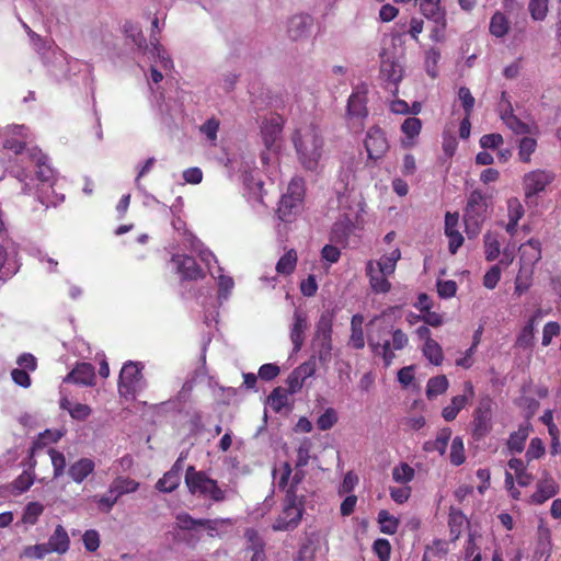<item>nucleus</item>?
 Wrapping results in <instances>:
<instances>
[{
	"label": "nucleus",
	"instance_id": "1",
	"mask_svg": "<svg viewBox=\"0 0 561 561\" xmlns=\"http://www.w3.org/2000/svg\"><path fill=\"white\" fill-rule=\"evenodd\" d=\"M297 157L304 169L314 171L322 157L324 139L313 123L298 127L291 137Z\"/></svg>",
	"mask_w": 561,
	"mask_h": 561
},
{
	"label": "nucleus",
	"instance_id": "2",
	"mask_svg": "<svg viewBox=\"0 0 561 561\" xmlns=\"http://www.w3.org/2000/svg\"><path fill=\"white\" fill-rule=\"evenodd\" d=\"M409 343L408 335L401 329H393L392 325L381 324L368 335V345L376 356L383 359L385 366L392 364L394 351L403 350Z\"/></svg>",
	"mask_w": 561,
	"mask_h": 561
},
{
	"label": "nucleus",
	"instance_id": "3",
	"mask_svg": "<svg viewBox=\"0 0 561 561\" xmlns=\"http://www.w3.org/2000/svg\"><path fill=\"white\" fill-rule=\"evenodd\" d=\"M185 484L191 494L209 499L214 502H224L226 492L218 485L217 480L211 479L205 471L196 470L188 466L185 472Z\"/></svg>",
	"mask_w": 561,
	"mask_h": 561
},
{
	"label": "nucleus",
	"instance_id": "4",
	"mask_svg": "<svg viewBox=\"0 0 561 561\" xmlns=\"http://www.w3.org/2000/svg\"><path fill=\"white\" fill-rule=\"evenodd\" d=\"M305 194V180L300 176H294L277 207V215L282 221L293 222L297 218L304 208Z\"/></svg>",
	"mask_w": 561,
	"mask_h": 561
},
{
	"label": "nucleus",
	"instance_id": "5",
	"mask_svg": "<svg viewBox=\"0 0 561 561\" xmlns=\"http://www.w3.org/2000/svg\"><path fill=\"white\" fill-rule=\"evenodd\" d=\"M488 208L485 195L480 190L472 191L463 210L466 233L469 239L476 238L481 232L486 219Z\"/></svg>",
	"mask_w": 561,
	"mask_h": 561
},
{
	"label": "nucleus",
	"instance_id": "6",
	"mask_svg": "<svg viewBox=\"0 0 561 561\" xmlns=\"http://www.w3.org/2000/svg\"><path fill=\"white\" fill-rule=\"evenodd\" d=\"M304 501L293 491L286 492L284 506L272 528L275 531H288L298 527L304 514Z\"/></svg>",
	"mask_w": 561,
	"mask_h": 561
},
{
	"label": "nucleus",
	"instance_id": "7",
	"mask_svg": "<svg viewBox=\"0 0 561 561\" xmlns=\"http://www.w3.org/2000/svg\"><path fill=\"white\" fill-rule=\"evenodd\" d=\"M142 365L126 363L118 377V393L125 400H135L136 394L144 388Z\"/></svg>",
	"mask_w": 561,
	"mask_h": 561
},
{
	"label": "nucleus",
	"instance_id": "8",
	"mask_svg": "<svg viewBox=\"0 0 561 561\" xmlns=\"http://www.w3.org/2000/svg\"><path fill=\"white\" fill-rule=\"evenodd\" d=\"M367 102L366 89H356L348 96L346 106L347 125L354 134H359L364 130L365 119L368 116Z\"/></svg>",
	"mask_w": 561,
	"mask_h": 561
},
{
	"label": "nucleus",
	"instance_id": "9",
	"mask_svg": "<svg viewBox=\"0 0 561 561\" xmlns=\"http://www.w3.org/2000/svg\"><path fill=\"white\" fill-rule=\"evenodd\" d=\"M334 311L325 310L321 313L317 323L316 335L321 340V346L318 352L321 362H328L331 358L332 351V327L334 320Z\"/></svg>",
	"mask_w": 561,
	"mask_h": 561
},
{
	"label": "nucleus",
	"instance_id": "10",
	"mask_svg": "<svg viewBox=\"0 0 561 561\" xmlns=\"http://www.w3.org/2000/svg\"><path fill=\"white\" fill-rule=\"evenodd\" d=\"M364 146L369 160L381 159L389 150L385 130L378 125L371 126L366 133Z\"/></svg>",
	"mask_w": 561,
	"mask_h": 561
},
{
	"label": "nucleus",
	"instance_id": "11",
	"mask_svg": "<svg viewBox=\"0 0 561 561\" xmlns=\"http://www.w3.org/2000/svg\"><path fill=\"white\" fill-rule=\"evenodd\" d=\"M556 174L549 170H534L524 175V190L526 197L535 196L546 190L553 182Z\"/></svg>",
	"mask_w": 561,
	"mask_h": 561
},
{
	"label": "nucleus",
	"instance_id": "12",
	"mask_svg": "<svg viewBox=\"0 0 561 561\" xmlns=\"http://www.w3.org/2000/svg\"><path fill=\"white\" fill-rule=\"evenodd\" d=\"M476 396L474 388L471 381H466L463 383V393L454 396L450 400V403L446 405L442 411V416L445 421L451 422L454 421L458 413L468 404L470 400H472Z\"/></svg>",
	"mask_w": 561,
	"mask_h": 561
},
{
	"label": "nucleus",
	"instance_id": "13",
	"mask_svg": "<svg viewBox=\"0 0 561 561\" xmlns=\"http://www.w3.org/2000/svg\"><path fill=\"white\" fill-rule=\"evenodd\" d=\"M171 261L175 264L176 271L183 279L197 280L205 277V273L196 260L186 254H174Z\"/></svg>",
	"mask_w": 561,
	"mask_h": 561
},
{
	"label": "nucleus",
	"instance_id": "14",
	"mask_svg": "<svg viewBox=\"0 0 561 561\" xmlns=\"http://www.w3.org/2000/svg\"><path fill=\"white\" fill-rule=\"evenodd\" d=\"M314 373V358H311L296 367L286 379L288 393L294 394L298 392L302 388L305 380L313 376Z\"/></svg>",
	"mask_w": 561,
	"mask_h": 561
},
{
	"label": "nucleus",
	"instance_id": "15",
	"mask_svg": "<svg viewBox=\"0 0 561 561\" xmlns=\"http://www.w3.org/2000/svg\"><path fill=\"white\" fill-rule=\"evenodd\" d=\"M403 76V69L394 56L387 50L380 53V77L386 82L397 85Z\"/></svg>",
	"mask_w": 561,
	"mask_h": 561
},
{
	"label": "nucleus",
	"instance_id": "16",
	"mask_svg": "<svg viewBox=\"0 0 561 561\" xmlns=\"http://www.w3.org/2000/svg\"><path fill=\"white\" fill-rule=\"evenodd\" d=\"M65 382H71L83 387L95 385V369L90 363H78L75 368L65 377Z\"/></svg>",
	"mask_w": 561,
	"mask_h": 561
},
{
	"label": "nucleus",
	"instance_id": "17",
	"mask_svg": "<svg viewBox=\"0 0 561 561\" xmlns=\"http://www.w3.org/2000/svg\"><path fill=\"white\" fill-rule=\"evenodd\" d=\"M458 213H446L445 215V234L448 238V250L451 254H456L463 244V237L458 231Z\"/></svg>",
	"mask_w": 561,
	"mask_h": 561
},
{
	"label": "nucleus",
	"instance_id": "18",
	"mask_svg": "<svg viewBox=\"0 0 561 561\" xmlns=\"http://www.w3.org/2000/svg\"><path fill=\"white\" fill-rule=\"evenodd\" d=\"M366 275L369 278L371 290L376 294H387L391 289V283L387 279L390 274H383L376 270L375 262L368 261L366 264Z\"/></svg>",
	"mask_w": 561,
	"mask_h": 561
},
{
	"label": "nucleus",
	"instance_id": "19",
	"mask_svg": "<svg viewBox=\"0 0 561 561\" xmlns=\"http://www.w3.org/2000/svg\"><path fill=\"white\" fill-rule=\"evenodd\" d=\"M558 493V485L553 478L546 477L538 481L536 491L531 494L529 503L540 505Z\"/></svg>",
	"mask_w": 561,
	"mask_h": 561
},
{
	"label": "nucleus",
	"instance_id": "20",
	"mask_svg": "<svg viewBox=\"0 0 561 561\" xmlns=\"http://www.w3.org/2000/svg\"><path fill=\"white\" fill-rule=\"evenodd\" d=\"M401 133L403 134V138L401 139V145L404 148H411L415 146L416 139L422 130V121L415 116L408 117L401 124Z\"/></svg>",
	"mask_w": 561,
	"mask_h": 561
},
{
	"label": "nucleus",
	"instance_id": "21",
	"mask_svg": "<svg viewBox=\"0 0 561 561\" xmlns=\"http://www.w3.org/2000/svg\"><path fill=\"white\" fill-rule=\"evenodd\" d=\"M308 329V318L301 311H295L294 324L290 330V341L294 345V352L298 353L305 341V332Z\"/></svg>",
	"mask_w": 561,
	"mask_h": 561
},
{
	"label": "nucleus",
	"instance_id": "22",
	"mask_svg": "<svg viewBox=\"0 0 561 561\" xmlns=\"http://www.w3.org/2000/svg\"><path fill=\"white\" fill-rule=\"evenodd\" d=\"M541 317V310H537L526 322L519 332L515 345L519 348L526 350L533 346L535 337L536 320Z\"/></svg>",
	"mask_w": 561,
	"mask_h": 561
},
{
	"label": "nucleus",
	"instance_id": "23",
	"mask_svg": "<svg viewBox=\"0 0 561 561\" xmlns=\"http://www.w3.org/2000/svg\"><path fill=\"white\" fill-rule=\"evenodd\" d=\"M94 468L95 463L92 459L81 458L69 467L68 474L76 483H81L94 471Z\"/></svg>",
	"mask_w": 561,
	"mask_h": 561
},
{
	"label": "nucleus",
	"instance_id": "24",
	"mask_svg": "<svg viewBox=\"0 0 561 561\" xmlns=\"http://www.w3.org/2000/svg\"><path fill=\"white\" fill-rule=\"evenodd\" d=\"M501 118L505 125L517 135H526L531 133L529 125L514 115L511 101H507V107L501 111Z\"/></svg>",
	"mask_w": 561,
	"mask_h": 561
},
{
	"label": "nucleus",
	"instance_id": "25",
	"mask_svg": "<svg viewBox=\"0 0 561 561\" xmlns=\"http://www.w3.org/2000/svg\"><path fill=\"white\" fill-rule=\"evenodd\" d=\"M422 14L445 27V12L440 7V0H422L420 4Z\"/></svg>",
	"mask_w": 561,
	"mask_h": 561
},
{
	"label": "nucleus",
	"instance_id": "26",
	"mask_svg": "<svg viewBox=\"0 0 561 561\" xmlns=\"http://www.w3.org/2000/svg\"><path fill=\"white\" fill-rule=\"evenodd\" d=\"M70 539L66 529L61 525H57L54 534L48 539V548H50L51 552L62 554L68 551Z\"/></svg>",
	"mask_w": 561,
	"mask_h": 561
},
{
	"label": "nucleus",
	"instance_id": "27",
	"mask_svg": "<svg viewBox=\"0 0 561 561\" xmlns=\"http://www.w3.org/2000/svg\"><path fill=\"white\" fill-rule=\"evenodd\" d=\"M139 483L128 477H117L110 485L108 493L121 497L124 494L136 492Z\"/></svg>",
	"mask_w": 561,
	"mask_h": 561
},
{
	"label": "nucleus",
	"instance_id": "28",
	"mask_svg": "<svg viewBox=\"0 0 561 561\" xmlns=\"http://www.w3.org/2000/svg\"><path fill=\"white\" fill-rule=\"evenodd\" d=\"M530 424H522L518 430L510 435L507 440V448L512 453H522L525 447V442L529 435Z\"/></svg>",
	"mask_w": 561,
	"mask_h": 561
},
{
	"label": "nucleus",
	"instance_id": "29",
	"mask_svg": "<svg viewBox=\"0 0 561 561\" xmlns=\"http://www.w3.org/2000/svg\"><path fill=\"white\" fill-rule=\"evenodd\" d=\"M467 523V517L460 510L454 507L450 508L448 515V527L451 541H456L460 537L462 528Z\"/></svg>",
	"mask_w": 561,
	"mask_h": 561
},
{
	"label": "nucleus",
	"instance_id": "30",
	"mask_svg": "<svg viewBox=\"0 0 561 561\" xmlns=\"http://www.w3.org/2000/svg\"><path fill=\"white\" fill-rule=\"evenodd\" d=\"M492 430V416L473 413L472 437L476 440L484 438Z\"/></svg>",
	"mask_w": 561,
	"mask_h": 561
},
{
	"label": "nucleus",
	"instance_id": "31",
	"mask_svg": "<svg viewBox=\"0 0 561 561\" xmlns=\"http://www.w3.org/2000/svg\"><path fill=\"white\" fill-rule=\"evenodd\" d=\"M511 24L506 15L500 11H496L490 21L489 31L491 35L502 38L510 32Z\"/></svg>",
	"mask_w": 561,
	"mask_h": 561
},
{
	"label": "nucleus",
	"instance_id": "32",
	"mask_svg": "<svg viewBox=\"0 0 561 561\" xmlns=\"http://www.w3.org/2000/svg\"><path fill=\"white\" fill-rule=\"evenodd\" d=\"M379 529L382 534L394 535L398 531L400 520L391 515L387 510H381L377 517Z\"/></svg>",
	"mask_w": 561,
	"mask_h": 561
},
{
	"label": "nucleus",
	"instance_id": "33",
	"mask_svg": "<svg viewBox=\"0 0 561 561\" xmlns=\"http://www.w3.org/2000/svg\"><path fill=\"white\" fill-rule=\"evenodd\" d=\"M449 381L445 375H438L428 379L426 385V397L432 400L447 391Z\"/></svg>",
	"mask_w": 561,
	"mask_h": 561
},
{
	"label": "nucleus",
	"instance_id": "34",
	"mask_svg": "<svg viewBox=\"0 0 561 561\" xmlns=\"http://www.w3.org/2000/svg\"><path fill=\"white\" fill-rule=\"evenodd\" d=\"M451 437V430L449 427L442 428L435 440L425 443L424 449L426 451H438L440 455L446 453L448 442Z\"/></svg>",
	"mask_w": 561,
	"mask_h": 561
},
{
	"label": "nucleus",
	"instance_id": "35",
	"mask_svg": "<svg viewBox=\"0 0 561 561\" xmlns=\"http://www.w3.org/2000/svg\"><path fill=\"white\" fill-rule=\"evenodd\" d=\"M485 260L492 262L496 260L501 252V244L497 233L488 231L483 237Z\"/></svg>",
	"mask_w": 561,
	"mask_h": 561
},
{
	"label": "nucleus",
	"instance_id": "36",
	"mask_svg": "<svg viewBox=\"0 0 561 561\" xmlns=\"http://www.w3.org/2000/svg\"><path fill=\"white\" fill-rule=\"evenodd\" d=\"M353 231V224L348 218L340 219L334 222L331 231V240L335 242H346Z\"/></svg>",
	"mask_w": 561,
	"mask_h": 561
},
{
	"label": "nucleus",
	"instance_id": "37",
	"mask_svg": "<svg viewBox=\"0 0 561 561\" xmlns=\"http://www.w3.org/2000/svg\"><path fill=\"white\" fill-rule=\"evenodd\" d=\"M424 357L433 365L439 366L444 360V352L442 346L434 340L424 343L422 347Z\"/></svg>",
	"mask_w": 561,
	"mask_h": 561
},
{
	"label": "nucleus",
	"instance_id": "38",
	"mask_svg": "<svg viewBox=\"0 0 561 561\" xmlns=\"http://www.w3.org/2000/svg\"><path fill=\"white\" fill-rule=\"evenodd\" d=\"M297 252L294 249L288 250L276 264V272L280 275H290L297 265Z\"/></svg>",
	"mask_w": 561,
	"mask_h": 561
},
{
	"label": "nucleus",
	"instance_id": "39",
	"mask_svg": "<svg viewBox=\"0 0 561 561\" xmlns=\"http://www.w3.org/2000/svg\"><path fill=\"white\" fill-rule=\"evenodd\" d=\"M181 482V477L175 471H167L156 483V489L163 493L173 492Z\"/></svg>",
	"mask_w": 561,
	"mask_h": 561
},
{
	"label": "nucleus",
	"instance_id": "40",
	"mask_svg": "<svg viewBox=\"0 0 561 561\" xmlns=\"http://www.w3.org/2000/svg\"><path fill=\"white\" fill-rule=\"evenodd\" d=\"M533 284V270L520 268L516 279H515V288L514 294L520 297L523 294L528 291Z\"/></svg>",
	"mask_w": 561,
	"mask_h": 561
},
{
	"label": "nucleus",
	"instance_id": "41",
	"mask_svg": "<svg viewBox=\"0 0 561 561\" xmlns=\"http://www.w3.org/2000/svg\"><path fill=\"white\" fill-rule=\"evenodd\" d=\"M15 130V136L4 139L3 148L14 152L15 154H20L25 149V140L24 136L22 135L23 127H15L14 131Z\"/></svg>",
	"mask_w": 561,
	"mask_h": 561
},
{
	"label": "nucleus",
	"instance_id": "42",
	"mask_svg": "<svg viewBox=\"0 0 561 561\" xmlns=\"http://www.w3.org/2000/svg\"><path fill=\"white\" fill-rule=\"evenodd\" d=\"M415 471L407 462H400L392 469V479L398 483H409L414 479Z\"/></svg>",
	"mask_w": 561,
	"mask_h": 561
},
{
	"label": "nucleus",
	"instance_id": "43",
	"mask_svg": "<svg viewBox=\"0 0 561 561\" xmlns=\"http://www.w3.org/2000/svg\"><path fill=\"white\" fill-rule=\"evenodd\" d=\"M150 46H151V54L160 59L162 67L168 68L169 66H172L171 58L167 55V51L164 47L161 45L160 39L154 34L150 35Z\"/></svg>",
	"mask_w": 561,
	"mask_h": 561
},
{
	"label": "nucleus",
	"instance_id": "44",
	"mask_svg": "<svg viewBox=\"0 0 561 561\" xmlns=\"http://www.w3.org/2000/svg\"><path fill=\"white\" fill-rule=\"evenodd\" d=\"M44 512V505L39 502H30L23 512L22 522L27 525H34Z\"/></svg>",
	"mask_w": 561,
	"mask_h": 561
},
{
	"label": "nucleus",
	"instance_id": "45",
	"mask_svg": "<svg viewBox=\"0 0 561 561\" xmlns=\"http://www.w3.org/2000/svg\"><path fill=\"white\" fill-rule=\"evenodd\" d=\"M449 458L454 466H460L466 461L465 446L461 437L456 436L453 439Z\"/></svg>",
	"mask_w": 561,
	"mask_h": 561
},
{
	"label": "nucleus",
	"instance_id": "46",
	"mask_svg": "<svg viewBox=\"0 0 561 561\" xmlns=\"http://www.w3.org/2000/svg\"><path fill=\"white\" fill-rule=\"evenodd\" d=\"M549 0H529L528 11L534 21H543L548 14Z\"/></svg>",
	"mask_w": 561,
	"mask_h": 561
},
{
	"label": "nucleus",
	"instance_id": "47",
	"mask_svg": "<svg viewBox=\"0 0 561 561\" xmlns=\"http://www.w3.org/2000/svg\"><path fill=\"white\" fill-rule=\"evenodd\" d=\"M537 148V141L535 138L524 137L519 141L518 156L520 161L528 163L531 160V154Z\"/></svg>",
	"mask_w": 561,
	"mask_h": 561
},
{
	"label": "nucleus",
	"instance_id": "48",
	"mask_svg": "<svg viewBox=\"0 0 561 561\" xmlns=\"http://www.w3.org/2000/svg\"><path fill=\"white\" fill-rule=\"evenodd\" d=\"M440 59V51L437 48H430L425 53V68L427 75L435 79L438 76L437 65Z\"/></svg>",
	"mask_w": 561,
	"mask_h": 561
},
{
	"label": "nucleus",
	"instance_id": "49",
	"mask_svg": "<svg viewBox=\"0 0 561 561\" xmlns=\"http://www.w3.org/2000/svg\"><path fill=\"white\" fill-rule=\"evenodd\" d=\"M288 391L287 389H282L280 387L275 388L271 394L268 396V401L274 411H280L288 401Z\"/></svg>",
	"mask_w": 561,
	"mask_h": 561
},
{
	"label": "nucleus",
	"instance_id": "50",
	"mask_svg": "<svg viewBox=\"0 0 561 561\" xmlns=\"http://www.w3.org/2000/svg\"><path fill=\"white\" fill-rule=\"evenodd\" d=\"M48 455L54 469V478L61 477L66 469V458L64 454L54 448H49Z\"/></svg>",
	"mask_w": 561,
	"mask_h": 561
},
{
	"label": "nucleus",
	"instance_id": "51",
	"mask_svg": "<svg viewBox=\"0 0 561 561\" xmlns=\"http://www.w3.org/2000/svg\"><path fill=\"white\" fill-rule=\"evenodd\" d=\"M337 422V414L333 408H328L317 420V426L321 431L331 430Z\"/></svg>",
	"mask_w": 561,
	"mask_h": 561
},
{
	"label": "nucleus",
	"instance_id": "52",
	"mask_svg": "<svg viewBox=\"0 0 561 561\" xmlns=\"http://www.w3.org/2000/svg\"><path fill=\"white\" fill-rule=\"evenodd\" d=\"M373 551L380 561H389L391 556V545L388 539L378 538L373 543Z\"/></svg>",
	"mask_w": 561,
	"mask_h": 561
},
{
	"label": "nucleus",
	"instance_id": "53",
	"mask_svg": "<svg viewBox=\"0 0 561 561\" xmlns=\"http://www.w3.org/2000/svg\"><path fill=\"white\" fill-rule=\"evenodd\" d=\"M525 214L524 206L518 198L513 197L507 201V217L510 220L519 221Z\"/></svg>",
	"mask_w": 561,
	"mask_h": 561
},
{
	"label": "nucleus",
	"instance_id": "54",
	"mask_svg": "<svg viewBox=\"0 0 561 561\" xmlns=\"http://www.w3.org/2000/svg\"><path fill=\"white\" fill-rule=\"evenodd\" d=\"M561 327L557 321H549L545 324L542 330V342L543 346L551 344L552 339L560 335Z\"/></svg>",
	"mask_w": 561,
	"mask_h": 561
},
{
	"label": "nucleus",
	"instance_id": "55",
	"mask_svg": "<svg viewBox=\"0 0 561 561\" xmlns=\"http://www.w3.org/2000/svg\"><path fill=\"white\" fill-rule=\"evenodd\" d=\"M458 98L462 104L465 115L467 114V116H471V114L473 112L476 100L472 96L469 88L461 87L458 91Z\"/></svg>",
	"mask_w": 561,
	"mask_h": 561
},
{
	"label": "nucleus",
	"instance_id": "56",
	"mask_svg": "<svg viewBox=\"0 0 561 561\" xmlns=\"http://www.w3.org/2000/svg\"><path fill=\"white\" fill-rule=\"evenodd\" d=\"M502 271L500 266L493 265L483 276V286L488 289H494L500 279H501Z\"/></svg>",
	"mask_w": 561,
	"mask_h": 561
},
{
	"label": "nucleus",
	"instance_id": "57",
	"mask_svg": "<svg viewBox=\"0 0 561 561\" xmlns=\"http://www.w3.org/2000/svg\"><path fill=\"white\" fill-rule=\"evenodd\" d=\"M545 455V445L542 440L538 437H535L530 440L528 449L526 451V458L528 460L539 459Z\"/></svg>",
	"mask_w": 561,
	"mask_h": 561
},
{
	"label": "nucleus",
	"instance_id": "58",
	"mask_svg": "<svg viewBox=\"0 0 561 561\" xmlns=\"http://www.w3.org/2000/svg\"><path fill=\"white\" fill-rule=\"evenodd\" d=\"M437 293L442 298H451L457 293V284L455 280H437Z\"/></svg>",
	"mask_w": 561,
	"mask_h": 561
},
{
	"label": "nucleus",
	"instance_id": "59",
	"mask_svg": "<svg viewBox=\"0 0 561 561\" xmlns=\"http://www.w3.org/2000/svg\"><path fill=\"white\" fill-rule=\"evenodd\" d=\"M352 329V333L350 336L348 345L352 346L355 350H362L365 346V337L362 327L359 324H356L354 321V328Z\"/></svg>",
	"mask_w": 561,
	"mask_h": 561
},
{
	"label": "nucleus",
	"instance_id": "60",
	"mask_svg": "<svg viewBox=\"0 0 561 561\" xmlns=\"http://www.w3.org/2000/svg\"><path fill=\"white\" fill-rule=\"evenodd\" d=\"M50 552L51 550L48 548L47 543H38L26 547L23 554L27 558L43 559Z\"/></svg>",
	"mask_w": 561,
	"mask_h": 561
},
{
	"label": "nucleus",
	"instance_id": "61",
	"mask_svg": "<svg viewBox=\"0 0 561 561\" xmlns=\"http://www.w3.org/2000/svg\"><path fill=\"white\" fill-rule=\"evenodd\" d=\"M34 483V478L31 473L24 471L13 481V489L19 493L27 491Z\"/></svg>",
	"mask_w": 561,
	"mask_h": 561
},
{
	"label": "nucleus",
	"instance_id": "62",
	"mask_svg": "<svg viewBox=\"0 0 561 561\" xmlns=\"http://www.w3.org/2000/svg\"><path fill=\"white\" fill-rule=\"evenodd\" d=\"M82 540H83L84 548L90 552L96 551L98 548L100 547V536L96 530H93V529L87 530L83 534Z\"/></svg>",
	"mask_w": 561,
	"mask_h": 561
},
{
	"label": "nucleus",
	"instance_id": "63",
	"mask_svg": "<svg viewBox=\"0 0 561 561\" xmlns=\"http://www.w3.org/2000/svg\"><path fill=\"white\" fill-rule=\"evenodd\" d=\"M280 130H282V127L277 122H272L271 124L265 125L262 128V135H263L264 144L266 145V147H270L273 144L275 136L278 133H280Z\"/></svg>",
	"mask_w": 561,
	"mask_h": 561
},
{
	"label": "nucleus",
	"instance_id": "64",
	"mask_svg": "<svg viewBox=\"0 0 561 561\" xmlns=\"http://www.w3.org/2000/svg\"><path fill=\"white\" fill-rule=\"evenodd\" d=\"M279 373L280 369L276 364L268 363L260 367L257 375L262 380L271 381L276 378Z\"/></svg>",
	"mask_w": 561,
	"mask_h": 561
}]
</instances>
